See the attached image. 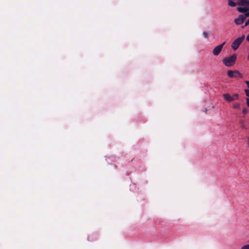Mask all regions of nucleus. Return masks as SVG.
I'll list each match as a JSON object with an SVG mask.
<instances>
[{"label": "nucleus", "instance_id": "obj_1", "mask_svg": "<svg viewBox=\"0 0 249 249\" xmlns=\"http://www.w3.org/2000/svg\"><path fill=\"white\" fill-rule=\"evenodd\" d=\"M236 58V55L234 54L230 56L224 57L222 61L225 66L231 67L234 64Z\"/></svg>", "mask_w": 249, "mask_h": 249}, {"label": "nucleus", "instance_id": "obj_2", "mask_svg": "<svg viewBox=\"0 0 249 249\" xmlns=\"http://www.w3.org/2000/svg\"><path fill=\"white\" fill-rule=\"evenodd\" d=\"M245 35H243L241 36H240L236 38L231 44V47L233 50H236L245 39Z\"/></svg>", "mask_w": 249, "mask_h": 249}, {"label": "nucleus", "instance_id": "obj_3", "mask_svg": "<svg viewBox=\"0 0 249 249\" xmlns=\"http://www.w3.org/2000/svg\"><path fill=\"white\" fill-rule=\"evenodd\" d=\"M225 44V42H223L222 44L215 47L213 51V53L214 55L217 56L220 53L223 46Z\"/></svg>", "mask_w": 249, "mask_h": 249}, {"label": "nucleus", "instance_id": "obj_4", "mask_svg": "<svg viewBox=\"0 0 249 249\" xmlns=\"http://www.w3.org/2000/svg\"><path fill=\"white\" fill-rule=\"evenodd\" d=\"M246 18V17H245V16H243V15H240L237 18L235 19V23L236 25H241L244 22Z\"/></svg>", "mask_w": 249, "mask_h": 249}, {"label": "nucleus", "instance_id": "obj_5", "mask_svg": "<svg viewBox=\"0 0 249 249\" xmlns=\"http://www.w3.org/2000/svg\"><path fill=\"white\" fill-rule=\"evenodd\" d=\"M223 96L224 99L229 102L233 101L235 100V98L231 96L229 93H225Z\"/></svg>", "mask_w": 249, "mask_h": 249}, {"label": "nucleus", "instance_id": "obj_6", "mask_svg": "<svg viewBox=\"0 0 249 249\" xmlns=\"http://www.w3.org/2000/svg\"><path fill=\"white\" fill-rule=\"evenodd\" d=\"M237 5L241 6H249V0H241L237 2Z\"/></svg>", "mask_w": 249, "mask_h": 249}, {"label": "nucleus", "instance_id": "obj_7", "mask_svg": "<svg viewBox=\"0 0 249 249\" xmlns=\"http://www.w3.org/2000/svg\"><path fill=\"white\" fill-rule=\"evenodd\" d=\"M234 71L228 70L227 72L228 76L230 78H237V75H235Z\"/></svg>", "mask_w": 249, "mask_h": 249}, {"label": "nucleus", "instance_id": "obj_8", "mask_svg": "<svg viewBox=\"0 0 249 249\" xmlns=\"http://www.w3.org/2000/svg\"><path fill=\"white\" fill-rule=\"evenodd\" d=\"M246 9L247 8L246 7H237V10L239 12L244 14V15H243V16H245Z\"/></svg>", "mask_w": 249, "mask_h": 249}, {"label": "nucleus", "instance_id": "obj_9", "mask_svg": "<svg viewBox=\"0 0 249 249\" xmlns=\"http://www.w3.org/2000/svg\"><path fill=\"white\" fill-rule=\"evenodd\" d=\"M228 5L231 7H235L236 5H237V2L235 3L232 0H228Z\"/></svg>", "mask_w": 249, "mask_h": 249}, {"label": "nucleus", "instance_id": "obj_10", "mask_svg": "<svg viewBox=\"0 0 249 249\" xmlns=\"http://www.w3.org/2000/svg\"><path fill=\"white\" fill-rule=\"evenodd\" d=\"M234 72H235L234 74L237 75V78H238V77L240 78H243V76L242 74H241L238 71L234 70Z\"/></svg>", "mask_w": 249, "mask_h": 249}, {"label": "nucleus", "instance_id": "obj_11", "mask_svg": "<svg viewBox=\"0 0 249 249\" xmlns=\"http://www.w3.org/2000/svg\"><path fill=\"white\" fill-rule=\"evenodd\" d=\"M136 186L135 184H132L130 185V190L131 191H134L136 189Z\"/></svg>", "mask_w": 249, "mask_h": 249}, {"label": "nucleus", "instance_id": "obj_12", "mask_svg": "<svg viewBox=\"0 0 249 249\" xmlns=\"http://www.w3.org/2000/svg\"><path fill=\"white\" fill-rule=\"evenodd\" d=\"M94 237H95V238L94 239H93L92 236H88V240L89 241H94L95 239H97V235L96 234H95V235H93Z\"/></svg>", "mask_w": 249, "mask_h": 249}, {"label": "nucleus", "instance_id": "obj_13", "mask_svg": "<svg viewBox=\"0 0 249 249\" xmlns=\"http://www.w3.org/2000/svg\"><path fill=\"white\" fill-rule=\"evenodd\" d=\"M233 107L234 108L240 109V105L239 103H236L233 105Z\"/></svg>", "mask_w": 249, "mask_h": 249}, {"label": "nucleus", "instance_id": "obj_14", "mask_svg": "<svg viewBox=\"0 0 249 249\" xmlns=\"http://www.w3.org/2000/svg\"><path fill=\"white\" fill-rule=\"evenodd\" d=\"M245 17L246 18L249 17V8H247L246 12L245 13Z\"/></svg>", "mask_w": 249, "mask_h": 249}, {"label": "nucleus", "instance_id": "obj_15", "mask_svg": "<svg viewBox=\"0 0 249 249\" xmlns=\"http://www.w3.org/2000/svg\"><path fill=\"white\" fill-rule=\"evenodd\" d=\"M241 249H249V244L243 246Z\"/></svg>", "mask_w": 249, "mask_h": 249}, {"label": "nucleus", "instance_id": "obj_16", "mask_svg": "<svg viewBox=\"0 0 249 249\" xmlns=\"http://www.w3.org/2000/svg\"><path fill=\"white\" fill-rule=\"evenodd\" d=\"M245 92L246 95L249 97V89H245Z\"/></svg>", "mask_w": 249, "mask_h": 249}, {"label": "nucleus", "instance_id": "obj_17", "mask_svg": "<svg viewBox=\"0 0 249 249\" xmlns=\"http://www.w3.org/2000/svg\"><path fill=\"white\" fill-rule=\"evenodd\" d=\"M203 36L206 38H207L208 37V34L206 32H203Z\"/></svg>", "mask_w": 249, "mask_h": 249}, {"label": "nucleus", "instance_id": "obj_18", "mask_svg": "<svg viewBox=\"0 0 249 249\" xmlns=\"http://www.w3.org/2000/svg\"><path fill=\"white\" fill-rule=\"evenodd\" d=\"M248 25H249V19L246 21L245 25L244 26L242 27V28H244L245 26H247Z\"/></svg>", "mask_w": 249, "mask_h": 249}, {"label": "nucleus", "instance_id": "obj_19", "mask_svg": "<svg viewBox=\"0 0 249 249\" xmlns=\"http://www.w3.org/2000/svg\"><path fill=\"white\" fill-rule=\"evenodd\" d=\"M242 112L244 114H246L247 113V110L246 108H244L242 110Z\"/></svg>", "mask_w": 249, "mask_h": 249}, {"label": "nucleus", "instance_id": "obj_20", "mask_svg": "<svg viewBox=\"0 0 249 249\" xmlns=\"http://www.w3.org/2000/svg\"><path fill=\"white\" fill-rule=\"evenodd\" d=\"M247 106L249 107V98L246 99Z\"/></svg>", "mask_w": 249, "mask_h": 249}, {"label": "nucleus", "instance_id": "obj_21", "mask_svg": "<svg viewBox=\"0 0 249 249\" xmlns=\"http://www.w3.org/2000/svg\"><path fill=\"white\" fill-rule=\"evenodd\" d=\"M232 97H233L234 98V97H235L237 99L238 97V94L237 93H235L233 94Z\"/></svg>", "mask_w": 249, "mask_h": 249}, {"label": "nucleus", "instance_id": "obj_22", "mask_svg": "<svg viewBox=\"0 0 249 249\" xmlns=\"http://www.w3.org/2000/svg\"><path fill=\"white\" fill-rule=\"evenodd\" d=\"M245 83L247 84L248 87L249 88V81H246Z\"/></svg>", "mask_w": 249, "mask_h": 249}, {"label": "nucleus", "instance_id": "obj_23", "mask_svg": "<svg viewBox=\"0 0 249 249\" xmlns=\"http://www.w3.org/2000/svg\"><path fill=\"white\" fill-rule=\"evenodd\" d=\"M248 60H249V55H248Z\"/></svg>", "mask_w": 249, "mask_h": 249}]
</instances>
